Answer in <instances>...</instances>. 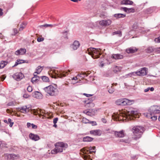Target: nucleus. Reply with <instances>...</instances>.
Here are the masks:
<instances>
[{"label":"nucleus","mask_w":160,"mask_h":160,"mask_svg":"<svg viewBox=\"0 0 160 160\" xmlns=\"http://www.w3.org/2000/svg\"><path fill=\"white\" fill-rule=\"evenodd\" d=\"M138 113L137 111H128L125 109L123 111H120L119 114H115L112 115L113 118L114 120L124 121L126 119L131 120L133 117L135 118H138Z\"/></svg>","instance_id":"nucleus-1"},{"label":"nucleus","mask_w":160,"mask_h":160,"mask_svg":"<svg viewBox=\"0 0 160 160\" xmlns=\"http://www.w3.org/2000/svg\"><path fill=\"white\" fill-rule=\"evenodd\" d=\"M71 71L68 70L67 71H64L62 70L59 68H55L52 69L48 72V74L52 78H62L63 77H65L68 74V72H70Z\"/></svg>","instance_id":"nucleus-2"},{"label":"nucleus","mask_w":160,"mask_h":160,"mask_svg":"<svg viewBox=\"0 0 160 160\" xmlns=\"http://www.w3.org/2000/svg\"><path fill=\"white\" fill-rule=\"evenodd\" d=\"M144 131V128L142 127L136 126L134 127L132 129L133 134L132 138L137 140L140 138Z\"/></svg>","instance_id":"nucleus-3"},{"label":"nucleus","mask_w":160,"mask_h":160,"mask_svg":"<svg viewBox=\"0 0 160 160\" xmlns=\"http://www.w3.org/2000/svg\"><path fill=\"white\" fill-rule=\"evenodd\" d=\"M96 148L95 147H90L89 148H85L81 150V152L85 155L83 156V158L85 160H89L90 159V156L88 155L91 153L92 152H95V150Z\"/></svg>","instance_id":"nucleus-4"},{"label":"nucleus","mask_w":160,"mask_h":160,"mask_svg":"<svg viewBox=\"0 0 160 160\" xmlns=\"http://www.w3.org/2000/svg\"><path fill=\"white\" fill-rule=\"evenodd\" d=\"M134 100H129L126 98L118 99L115 102L116 104L118 105H131L134 102Z\"/></svg>","instance_id":"nucleus-5"},{"label":"nucleus","mask_w":160,"mask_h":160,"mask_svg":"<svg viewBox=\"0 0 160 160\" xmlns=\"http://www.w3.org/2000/svg\"><path fill=\"white\" fill-rule=\"evenodd\" d=\"M100 48H91L88 50V53L93 58H97L99 57L100 55Z\"/></svg>","instance_id":"nucleus-6"},{"label":"nucleus","mask_w":160,"mask_h":160,"mask_svg":"<svg viewBox=\"0 0 160 160\" xmlns=\"http://www.w3.org/2000/svg\"><path fill=\"white\" fill-rule=\"evenodd\" d=\"M44 90L45 92L52 96H54L57 90V88L52 85L45 87L44 88Z\"/></svg>","instance_id":"nucleus-7"},{"label":"nucleus","mask_w":160,"mask_h":160,"mask_svg":"<svg viewBox=\"0 0 160 160\" xmlns=\"http://www.w3.org/2000/svg\"><path fill=\"white\" fill-rule=\"evenodd\" d=\"M148 69L146 68H143L139 71L135 72L130 73L129 75H137L139 76H143L147 74Z\"/></svg>","instance_id":"nucleus-8"},{"label":"nucleus","mask_w":160,"mask_h":160,"mask_svg":"<svg viewBox=\"0 0 160 160\" xmlns=\"http://www.w3.org/2000/svg\"><path fill=\"white\" fill-rule=\"evenodd\" d=\"M149 111L151 115H152V114L160 113V105H156L152 106L150 108Z\"/></svg>","instance_id":"nucleus-9"},{"label":"nucleus","mask_w":160,"mask_h":160,"mask_svg":"<svg viewBox=\"0 0 160 160\" xmlns=\"http://www.w3.org/2000/svg\"><path fill=\"white\" fill-rule=\"evenodd\" d=\"M24 77L23 74L20 72H17L12 75L13 78L17 81H20Z\"/></svg>","instance_id":"nucleus-10"},{"label":"nucleus","mask_w":160,"mask_h":160,"mask_svg":"<svg viewBox=\"0 0 160 160\" xmlns=\"http://www.w3.org/2000/svg\"><path fill=\"white\" fill-rule=\"evenodd\" d=\"M30 109V107H28L27 106L25 105L18 108V110L22 113H26L29 112Z\"/></svg>","instance_id":"nucleus-11"},{"label":"nucleus","mask_w":160,"mask_h":160,"mask_svg":"<svg viewBox=\"0 0 160 160\" xmlns=\"http://www.w3.org/2000/svg\"><path fill=\"white\" fill-rule=\"evenodd\" d=\"M45 111L43 110H41L39 109V110H36L34 112L35 114H38L40 118H42L44 119L43 114L45 113Z\"/></svg>","instance_id":"nucleus-12"},{"label":"nucleus","mask_w":160,"mask_h":160,"mask_svg":"<svg viewBox=\"0 0 160 160\" xmlns=\"http://www.w3.org/2000/svg\"><path fill=\"white\" fill-rule=\"evenodd\" d=\"M112 21L110 19L107 20H102L99 22V24L102 26H108L111 23Z\"/></svg>","instance_id":"nucleus-13"},{"label":"nucleus","mask_w":160,"mask_h":160,"mask_svg":"<svg viewBox=\"0 0 160 160\" xmlns=\"http://www.w3.org/2000/svg\"><path fill=\"white\" fill-rule=\"evenodd\" d=\"M80 45L79 42L78 41H75L71 45V48L73 50H76L79 48Z\"/></svg>","instance_id":"nucleus-14"},{"label":"nucleus","mask_w":160,"mask_h":160,"mask_svg":"<svg viewBox=\"0 0 160 160\" xmlns=\"http://www.w3.org/2000/svg\"><path fill=\"white\" fill-rule=\"evenodd\" d=\"M29 137L30 139L34 141H38L40 139L38 135L32 133L29 134Z\"/></svg>","instance_id":"nucleus-15"},{"label":"nucleus","mask_w":160,"mask_h":160,"mask_svg":"<svg viewBox=\"0 0 160 160\" xmlns=\"http://www.w3.org/2000/svg\"><path fill=\"white\" fill-rule=\"evenodd\" d=\"M90 133L94 136H100L102 132L100 130H95L90 131Z\"/></svg>","instance_id":"nucleus-16"},{"label":"nucleus","mask_w":160,"mask_h":160,"mask_svg":"<svg viewBox=\"0 0 160 160\" xmlns=\"http://www.w3.org/2000/svg\"><path fill=\"white\" fill-rule=\"evenodd\" d=\"M63 149L62 148L58 147H56L55 148L51 151V153L52 154H55L58 152H62Z\"/></svg>","instance_id":"nucleus-17"},{"label":"nucleus","mask_w":160,"mask_h":160,"mask_svg":"<svg viewBox=\"0 0 160 160\" xmlns=\"http://www.w3.org/2000/svg\"><path fill=\"white\" fill-rule=\"evenodd\" d=\"M5 155L8 158L12 159H17L19 158V155H16L13 153L5 154Z\"/></svg>","instance_id":"nucleus-18"},{"label":"nucleus","mask_w":160,"mask_h":160,"mask_svg":"<svg viewBox=\"0 0 160 160\" xmlns=\"http://www.w3.org/2000/svg\"><path fill=\"white\" fill-rule=\"evenodd\" d=\"M138 49L135 47H130L126 49V52L128 53H132L136 52Z\"/></svg>","instance_id":"nucleus-19"},{"label":"nucleus","mask_w":160,"mask_h":160,"mask_svg":"<svg viewBox=\"0 0 160 160\" xmlns=\"http://www.w3.org/2000/svg\"><path fill=\"white\" fill-rule=\"evenodd\" d=\"M26 49L25 48H21L19 50H18L15 52V54L17 55H23L26 52Z\"/></svg>","instance_id":"nucleus-20"},{"label":"nucleus","mask_w":160,"mask_h":160,"mask_svg":"<svg viewBox=\"0 0 160 160\" xmlns=\"http://www.w3.org/2000/svg\"><path fill=\"white\" fill-rule=\"evenodd\" d=\"M55 146V147H58L61 148H67L68 147V145L67 143H64L63 142H58L56 143Z\"/></svg>","instance_id":"nucleus-21"},{"label":"nucleus","mask_w":160,"mask_h":160,"mask_svg":"<svg viewBox=\"0 0 160 160\" xmlns=\"http://www.w3.org/2000/svg\"><path fill=\"white\" fill-rule=\"evenodd\" d=\"M115 135L116 137L119 138L123 137L124 136L123 131H121L119 132L115 131Z\"/></svg>","instance_id":"nucleus-22"},{"label":"nucleus","mask_w":160,"mask_h":160,"mask_svg":"<svg viewBox=\"0 0 160 160\" xmlns=\"http://www.w3.org/2000/svg\"><path fill=\"white\" fill-rule=\"evenodd\" d=\"M133 3V2L130 0H123L121 2V4L122 5H131Z\"/></svg>","instance_id":"nucleus-23"},{"label":"nucleus","mask_w":160,"mask_h":160,"mask_svg":"<svg viewBox=\"0 0 160 160\" xmlns=\"http://www.w3.org/2000/svg\"><path fill=\"white\" fill-rule=\"evenodd\" d=\"M33 96L34 97L36 98L40 99L42 97V94L39 92L36 91L34 92Z\"/></svg>","instance_id":"nucleus-24"},{"label":"nucleus","mask_w":160,"mask_h":160,"mask_svg":"<svg viewBox=\"0 0 160 160\" xmlns=\"http://www.w3.org/2000/svg\"><path fill=\"white\" fill-rule=\"evenodd\" d=\"M112 58L115 59H121L123 58L122 55L120 54L112 55L111 57Z\"/></svg>","instance_id":"nucleus-25"},{"label":"nucleus","mask_w":160,"mask_h":160,"mask_svg":"<svg viewBox=\"0 0 160 160\" xmlns=\"http://www.w3.org/2000/svg\"><path fill=\"white\" fill-rule=\"evenodd\" d=\"M93 140V138L89 136H86L83 138V141L85 142H90Z\"/></svg>","instance_id":"nucleus-26"},{"label":"nucleus","mask_w":160,"mask_h":160,"mask_svg":"<svg viewBox=\"0 0 160 160\" xmlns=\"http://www.w3.org/2000/svg\"><path fill=\"white\" fill-rule=\"evenodd\" d=\"M114 17L118 18H124L126 17V15L121 13L115 14L114 15Z\"/></svg>","instance_id":"nucleus-27"},{"label":"nucleus","mask_w":160,"mask_h":160,"mask_svg":"<svg viewBox=\"0 0 160 160\" xmlns=\"http://www.w3.org/2000/svg\"><path fill=\"white\" fill-rule=\"evenodd\" d=\"M93 98H88L84 101V102L85 104V106L86 107L87 106L88 104L91 102H92L93 101Z\"/></svg>","instance_id":"nucleus-28"},{"label":"nucleus","mask_w":160,"mask_h":160,"mask_svg":"<svg viewBox=\"0 0 160 160\" xmlns=\"http://www.w3.org/2000/svg\"><path fill=\"white\" fill-rule=\"evenodd\" d=\"M8 64V62L2 61L0 63V69H2L4 68Z\"/></svg>","instance_id":"nucleus-29"},{"label":"nucleus","mask_w":160,"mask_h":160,"mask_svg":"<svg viewBox=\"0 0 160 160\" xmlns=\"http://www.w3.org/2000/svg\"><path fill=\"white\" fill-rule=\"evenodd\" d=\"M34 77H33L31 79V82L34 83L37 82L38 81L39 77L36 76L35 74H34Z\"/></svg>","instance_id":"nucleus-30"},{"label":"nucleus","mask_w":160,"mask_h":160,"mask_svg":"<svg viewBox=\"0 0 160 160\" xmlns=\"http://www.w3.org/2000/svg\"><path fill=\"white\" fill-rule=\"evenodd\" d=\"M122 68L121 67L116 66L113 68V70L115 72H117L121 71Z\"/></svg>","instance_id":"nucleus-31"},{"label":"nucleus","mask_w":160,"mask_h":160,"mask_svg":"<svg viewBox=\"0 0 160 160\" xmlns=\"http://www.w3.org/2000/svg\"><path fill=\"white\" fill-rule=\"evenodd\" d=\"M145 51L147 53H151L155 51V49L153 48L152 47H149L145 50Z\"/></svg>","instance_id":"nucleus-32"},{"label":"nucleus","mask_w":160,"mask_h":160,"mask_svg":"<svg viewBox=\"0 0 160 160\" xmlns=\"http://www.w3.org/2000/svg\"><path fill=\"white\" fill-rule=\"evenodd\" d=\"M27 24L23 22L20 25V27L19 28V31L22 30L24 29L26 25Z\"/></svg>","instance_id":"nucleus-33"},{"label":"nucleus","mask_w":160,"mask_h":160,"mask_svg":"<svg viewBox=\"0 0 160 160\" xmlns=\"http://www.w3.org/2000/svg\"><path fill=\"white\" fill-rule=\"evenodd\" d=\"M43 69L42 67L39 66L37 67V71L34 72V74H39Z\"/></svg>","instance_id":"nucleus-34"},{"label":"nucleus","mask_w":160,"mask_h":160,"mask_svg":"<svg viewBox=\"0 0 160 160\" xmlns=\"http://www.w3.org/2000/svg\"><path fill=\"white\" fill-rule=\"evenodd\" d=\"M42 80L45 82H48L49 81V78L45 76H42Z\"/></svg>","instance_id":"nucleus-35"},{"label":"nucleus","mask_w":160,"mask_h":160,"mask_svg":"<svg viewBox=\"0 0 160 160\" xmlns=\"http://www.w3.org/2000/svg\"><path fill=\"white\" fill-rule=\"evenodd\" d=\"M132 28L133 30L136 31L137 30V29L138 28V26L137 23H134L132 26Z\"/></svg>","instance_id":"nucleus-36"},{"label":"nucleus","mask_w":160,"mask_h":160,"mask_svg":"<svg viewBox=\"0 0 160 160\" xmlns=\"http://www.w3.org/2000/svg\"><path fill=\"white\" fill-rule=\"evenodd\" d=\"M22 60H20L19 59H18L17 61L15 63L14 65V66H17L18 64H21L23 62H22Z\"/></svg>","instance_id":"nucleus-37"},{"label":"nucleus","mask_w":160,"mask_h":160,"mask_svg":"<svg viewBox=\"0 0 160 160\" xmlns=\"http://www.w3.org/2000/svg\"><path fill=\"white\" fill-rule=\"evenodd\" d=\"M113 35L115 34H118L119 36H121V32L120 31H117L114 32H113L112 33Z\"/></svg>","instance_id":"nucleus-38"},{"label":"nucleus","mask_w":160,"mask_h":160,"mask_svg":"<svg viewBox=\"0 0 160 160\" xmlns=\"http://www.w3.org/2000/svg\"><path fill=\"white\" fill-rule=\"evenodd\" d=\"M128 12L127 13H131V12H135V10L134 8H128Z\"/></svg>","instance_id":"nucleus-39"},{"label":"nucleus","mask_w":160,"mask_h":160,"mask_svg":"<svg viewBox=\"0 0 160 160\" xmlns=\"http://www.w3.org/2000/svg\"><path fill=\"white\" fill-rule=\"evenodd\" d=\"M94 106V104L92 102H91L88 104V105L86 107H87L92 108Z\"/></svg>","instance_id":"nucleus-40"},{"label":"nucleus","mask_w":160,"mask_h":160,"mask_svg":"<svg viewBox=\"0 0 160 160\" xmlns=\"http://www.w3.org/2000/svg\"><path fill=\"white\" fill-rule=\"evenodd\" d=\"M83 112L85 113H86L87 115L90 116H92V113H91L89 111L87 110L84 111H83Z\"/></svg>","instance_id":"nucleus-41"},{"label":"nucleus","mask_w":160,"mask_h":160,"mask_svg":"<svg viewBox=\"0 0 160 160\" xmlns=\"http://www.w3.org/2000/svg\"><path fill=\"white\" fill-rule=\"evenodd\" d=\"M27 90L28 92H31L32 90V88L31 86H29L27 88Z\"/></svg>","instance_id":"nucleus-42"},{"label":"nucleus","mask_w":160,"mask_h":160,"mask_svg":"<svg viewBox=\"0 0 160 160\" xmlns=\"http://www.w3.org/2000/svg\"><path fill=\"white\" fill-rule=\"evenodd\" d=\"M155 51L158 53H160V47L155 48Z\"/></svg>","instance_id":"nucleus-43"},{"label":"nucleus","mask_w":160,"mask_h":160,"mask_svg":"<svg viewBox=\"0 0 160 160\" xmlns=\"http://www.w3.org/2000/svg\"><path fill=\"white\" fill-rule=\"evenodd\" d=\"M82 122L84 123H89V121L87 119L85 118H83L82 120Z\"/></svg>","instance_id":"nucleus-44"},{"label":"nucleus","mask_w":160,"mask_h":160,"mask_svg":"<svg viewBox=\"0 0 160 160\" xmlns=\"http://www.w3.org/2000/svg\"><path fill=\"white\" fill-rule=\"evenodd\" d=\"M155 41L157 43L160 42V36L157 38H156L155 39Z\"/></svg>","instance_id":"nucleus-45"},{"label":"nucleus","mask_w":160,"mask_h":160,"mask_svg":"<svg viewBox=\"0 0 160 160\" xmlns=\"http://www.w3.org/2000/svg\"><path fill=\"white\" fill-rule=\"evenodd\" d=\"M41 27H53V25H52V24H46L44 25L41 26Z\"/></svg>","instance_id":"nucleus-46"},{"label":"nucleus","mask_w":160,"mask_h":160,"mask_svg":"<svg viewBox=\"0 0 160 160\" xmlns=\"http://www.w3.org/2000/svg\"><path fill=\"white\" fill-rule=\"evenodd\" d=\"M23 97L24 98H27L30 97V95L28 94L25 93L23 95Z\"/></svg>","instance_id":"nucleus-47"},{"label":"nucleus","mask_w":160,"mask_h":160,"mask_svg":"<svg viewBox=\"0 0 160 160\" xmlns=\"http://www.w3.org/2000/svg\"><path fill=\"white\" fill-rule=\"evenodd\" d=\"M44 40V38H38L37 39V41L38 42H41L43 41Z\"/></svg>","instance_id":"nucleus-48"},{"label":"nucleus","mask_w":160,"mask_h":160,"mask_svg":"<svg viewBox=\"0 0 160 160\" xmlns=\"http://www.w3.org/2000/svg\"><path fill=\"white\" fill-rule=\"evenodd\" d=\"M6 76L5 75H2L1 76L0 78H1V80L2 81H3L6 78Z\"/></svg>","instance_id":"nucleus-49"},{"label":"nucleus","mask_w":160,"mask_h":160,"mask_svg":"<svg viewBox=\"0 0 160 160\" xmlns=\"http://www.w3.org/2000/svg\"><path fill=\"white\" fill-rule=\"evenodd\" d=\"M13 32L14 33V35H15L17 33H18V31L17 29L16 28L14 29H13Z\"/></svg>","instance_id":"nucleus-50"},{"label":"nucleus","mask_w":160,"mask_h":160,"mask_svg":"<svg viewBox=\"0 0 160 160\" xmlns=\"http://www.w3.org/2000/svg\"><path fill=\"white\" fill-rule=\"evenodd\" d=\"M114 91V89L112 88V89L108 90V92L110 93H112Z\"/></svg>","instance_id":"nucleus-51"},{"label":"nucleus","mask_w":160,"mask_h":160,"mask_svg":"<svg viewBox=\"0 0 160 160\" xmlns=\"http://www.w3.org/2000/svg\"><path fill=\"white\" fill-rule=\"evenodd\" d=\"M83 95L85 96H86L87 97H89L91 96H92L93 95L92 94H87L86 93H84Z\"/></svg>","instance_id":"nucleus-52"},{"label":"nucleus","mask_w":160,"mask_h":160,"mask_svg":"<svg viewBox=\"0 0 160 160\" xmlns=\"http://www.w3.org/2000/svg\"><path fill=\"white\" fill-rule=\"evenodd\" d=\"M32 128L36 129L37 128V126L33 124H32Z\"/></svg>","instance_id":"nucleus-53"},{"label":"nucleus","mask_w":160,"mask_h":160,"mask_svg":"<svg viewBox=\"0 0 160 160\" xmlns=\"http://www.w3.org/2000/svg\"><path fill=\"white\" fill-rule=\"evenodd\" d=\"M58 120V118H55L53 119V122L54 124H56Z\"/></svg>","instance_id":"nucleus-54"},{"label":"nucleus","mask_w":160,"mask_h":160,"mask_svg":"<svg viewBox=\"0 0 160 160\" xmlns=\"http://www.w3.org/2000/svg\"><path fill=\"white\" fill-rule=\"evenodd\" d=\"M122 9L125 12H128V8H126V7H124V8H122Z\"/></svg>","instance_id":"nucleus-55"},{"label":"nucleus","mask_w":160,"mask_h":160,"mask_svg":"<svg viewBox=\"0 0 160 160\" xmlns=\"http://www.w3.org/2000/svg\"><path fill=\"white\" fill-rule=\"evenodd\" d=\"M151 118L154 120H156L157 119V117L155 116H154L153 117H151Z\"/></svg>","instance_id":"nucleus-56"},{"label":"nucleus","mask_w":160,"mask_h":160,"mask_svg":"<svg viewBox=\"0 0 160 160\" xmlns=\"http://www.w3.org/2000/svg\"><path fill=\"white\" fill-rule=\"evenodd\" d=\"M102 121L104 123H106L107 122L106 119L104 118H102Z\"/></svg>","instance_id":"nucleus-57"},{"label":"nucleus","mask_w":160,"mask_h":160,"mask_svg":"<svg viewBox=\"0 0 160 160\" xmlns=\"http://www.w3.org/2000/svg\"><path fill=\"white\" fill-rule=\"evenodd\" d=\"M149 90V87L148 88L146 89H145L144 90V92H147Z\"/></svg>","instance_id":"nucleus-58"},{"label":"nucleus","mask_w":160,"mask_h":160,"mask_svg":"<svg viewBox=\"0 0 160 160\" xmlns=\"http://www.w3.org/2000/svg\"><path fill=\"white\" fill-rule=\"evenodd\" d=\"M3 14L2 10L0 8V16H2Z\"/></svg>","instance_id":"nucleus-59"},{"label":"nucleus","mask_w":160,"mask_h":160,"mask_svg":"<svg viewBox=\"0 0 160 160\" xmlns=\"http://www.w3.org/2000/svg\"><path fill=\"white\" fill-rule=\"evenodd\" d=\"M27 126L28 128H29L31 126H32V124L28 122L27 123Z\"/></svg>","instance_id":"nucleus-60"},{"label":"nucleus","mask_w":160,"mask_h":160,"mask_svg":"<svg viewBox=\"0 0 160 160\" xmlns=\"http://www.w3.org/2000/svg\"><path fill=\"white\" fill-rule=\"evenodd\" d=\"M89 123H90L93 124L94 125H96V124H97L96 122H95L92 121V122H89Z\"/></svg>","instance_id":"nucleus-61"},{"label":"nucleus","mask_w":160,"mask_h":160,"mask_svg":"<svg viewBox=\"0 0 160 160\" xmlns=\"http://www.w3.org/2000/svg\"><path fill=\"white\" fill-rule=\"evenodd\" d=\"M154 90V88L153 87L149 88V90H150L151 91H153Z\"/></svg>","instance_id":"nucleus-62"},{"label":"nucleus","mask_w":160,"mask_h":160,"mask_svg":"<svg viewBox=\"0 0 160 160\" xmlns=\"http://www.w3.org/2000/svg\"><path fill=\"white\" fill-rule=\"evenodd\" d=\"M10 124L9 125V126L10 127H12L13 124V122H10Z\"/></svg>","instance_id":"nucleus-63"},{"label":"nucleus","mask_w":160,"mask_h":160,"mask_svg":"<svg viewBox=\"0 0 160 160\" xmlns=\"http://www.w3.org/2000/svg\"><path fill=\"white\" fill-rule=\"evenodd\" d=\"M72 80H76L77 79V77H74L72 79Z\"/></svg>","instance_id":"nucleus-64"}]
</instances>
